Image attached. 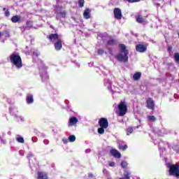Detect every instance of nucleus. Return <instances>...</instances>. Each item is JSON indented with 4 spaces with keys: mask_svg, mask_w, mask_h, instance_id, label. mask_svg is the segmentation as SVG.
Masks as SVG:
<instances>
[{
    "mask_svg": "<svg viewBox=\"0 0 179 179\" xmlns=\"http://www.w3.org/2000/svg\"><path fill=\"white\" fill-rule=\"evenodd\" d=\"M60 16L61 17H66V13L65 11H62L57 13V19H59L58 17Z\"/></svg>",
    "mask_w": 179,
    "mask_h": 179,
    "instance_id": "nucleus-20",
    "label": "nucleus"
},
{
    "mask_svg": "<svg viewBox=\"0 0 179 179\" xmlns=\"http://www.w3.org/2000/svg\"><path fill=\"white\" fill-rule=\"evenodd\" d=\"M0 37H1V32H0Z\"/></svg>",
    "mask_w": 179,
    "mask_h": 179,
    "instance_id": "nucleus-46",
    "label": "nucleus"
},
{
    "mask_svg": "<svg viewBox=\"0 0 179 179\" xmlns=\"http://www.w3.org/2000/svg\"><path fill=\"white\" fill-rule=\"evenodd\" d=\"M148 120H150V121H152V122H155L156 121V117L155 116H148Z\"/></svg>",
    "mask_w": 179,
    "mask_h": 179,
    "instance_id": "nucleus-30",
    "label": "nucleus"
},
{
    "mask_svg": "<svg viewBox=\"0 0 179 179\" xmlns=\"http://www.w3.org/2000/svg\"><path fill=\"white\" fill-rule=\"evenodd\" d=\"M173 50V48H169V50L171 51Z\"/></svg>",
    "mask_w": 179,
    "mask_h": 179,
    "instance_id": "nucleus-42",
    "label": "nucleus"
},
{
    "mask_svg": "<svg viewBox=\"0 0 179 179\" xmlns=\"http://www.w3.org/2000/svg\"><path fill=\"white\" fill-rule=\"evenodd\" d=\"M154 5H155L157 7L160 6V3H155Z\"/></svg>",
    "mask_w": 179,
    "mask_h": 179,
    "instance_id": "nucleus-38",
    "label": "nucleus"
},
{
    "mask_svg": "<svg viewBox=\"0 0 179 179\" xmlns=\"http://www.w3.org/2000/svg\"><path fill=\"white\" fill-rule=\"evenodd\" d=\"M114 43H115V41L114 40H110V41H108V44L109 45H113V44H114Z\"/></svg>",
    "mask_w": 179,
    "mask_h": 179,
    "instance_id": "nucleus-33",
    "label": "nucleus"
},
{
    "mask_svg": "<svg viewBox=\"0 0 179 179\" xmlns=\"http://www.w3.org/2000/svg\"><path fill=\"white\" fill-rule=\"evenodd\" d=\"M136 50L138 52H145L148 50V48L145 45L138 44L136 46Z\"/></svg>",
    "mask_w": 179,
    "mask_h": 179,
    "instance_id": "nucleus-10",
    "label": "nucleus"
},
{
    "mask_svg": "<svg viewBox=\"0 0 179 179\" xmlns=\"http://www.w3.org/2000/svg\"><path fill=\"white\" fill-rule=\"evenodd\" d=\"M119 149H120L121 150H127V149H128V145H122L120 144Z\"/></svg>",
    "mask_w": 179,
    "mask_h": 179,
    "instance_id": "nucleus-22",
    "label": "nucleus"
},
{
    "mask_svg": "<svg viewBox=\"0 0 179 179\" xmlns=\"http://www.w3.org/2000/svg\"><path fill=\"white\" fill-rule=\"evenodd\" d=\"M55 48L57 51H59V50L62 48V41H61V39H58V41H56V43H55Z\"/></svg>",
    "mask_w": 179,
    "mask_h": 179,
    "instance_id": "nucleus-11",
    "label": "nucleus"
},
{
    "mask_svg": "<svg viewBox=\"0 0 179 179\" xmlns=\"http://www.w3.org/2000/svg\"><path fill=\"white\" fill-rule=\"evenodd\" d=\"M69 122H70L69 127H72L73 125H76V124H78V119L75 117H73L70 118Z\"/></svg>",
    "mask_w": 179,
    "mask_h": 179,
    "instance_id": "nucleus-16",
    "label": "nucleus"
},
{
    "mask_svg": "<svg viewBox=\"0 0 179 179\" xmlns=\"http://www.w3.org/2000/svg\"><path fill=\"white\" fill-rule=\"evenodd\" d=\"M89 177H93V174L89 173Z\"/></svg>",
    "mask_w": 179,
    "mask_h": 179,
    "instance_id": "nucleus-40",
    "label": "nucleus"
},
{
    "mask_svg": "<svg viewBox=\"0 0 179 179\" xmlns=\"http://www.w3.org/2000/svg\"><path fill=\"white\" fill-rule=\"evenodd\" d=\"M98 54H99V55H101L104 54V50H103V49L98 50Z\"/></svg>",
    "mask_w": 179,
    "mask_h": 179,
    "instance_id": "nucleus-31",
    "label": "nucleus"
},
{
    "mask_svg": "<svg viewBox=\"0 0 179 179\" xmlns=\"http://www.w3.org/2000/svg\"><path fill=\"white\" fill-rule=\"evenodd\" d=\"M40 72H41V77L42 78V80H45V79H48V75H47V68L43 67V69H41V67L39 68Z\"/></svg>",
    "mask_w": 179,
    "mask_h": 179,
    "instance_id": "nucleus-7",
    "label": "nucleus"
},
{
    "mask_svg": "<svg viewBox=\"0 0 179 179\" xmlns=\"http://www.w3.org/2000/svg\"><path fill=\"white\" fill-rule=\"evenodd\" d=\"M121 166L123 169H126L127 166H128V164L127 163V162L123 161L121 163Z\"/></svg>",
    "mask_w": 179,
    "mask_h": 179,
    "instance_id": "nucleus-28",
    "label": "nucleus"
},
{
    "mask_svg": "<svg viewBox=\"0 0 179 179\" xmlns=\"http://www.w3.org/2000/svg\"><path fill=\"white\" fill-rule=\"evenodd\" d=\"M127 2H129L131 3H134V2H141V0H127Z\"/></svg>",
    "mask_w": 179,
    "mask_h": 179,
    "instance_id": "nucleus-32",
    "label": "nucleus"
},
{
    "mask_svg": "<svg viewBox=\"0 0 179 179\" xmlns=\"http://www.w3.org/2000/svg\"><path fill=\"white\" fill-rule=\"evenodd\" d=\"M78 5H79L80 8H83V6L85 5V0H79Z\"/></svg>",
    "mask_w": 179,
    "mask_h": 179,
    "instance_id": "nucleus-26",
    "label": "nucleus"
},
{
    "mask_svg": "<svg viewBox=\"0 0 179 179\" xmlns=\"http://www.w3.org/2000/svg\"><path fill=\"white\" fill-rule=\"evenodd\" d=\"M147 107L150 110H155V101L152 98H148L147 100Z\"/></svg>",
    "mask_w": 179,
    "mask_h": 179,
    "instance_id": "nucleus-9",
    "label": "nucleus"
},
{
    "mask_svg": "<svg viewBox=\"0 0 179 179\" xmlns=\"http://www.w3.org/2000/svg\"><path fill=\"white\" fill-rule=\"evenodd\" d=\"M103 174H107V173H108V171L106 169H103Z\"/></svg>",
    "mask_w": 179,
    "mask_h": 179,
    "instance_id": "nucleus-37",
    "label": "nucleus"
},
{
    "mask_svg": "<svg viewBox=\"0 0 179 179\" xmlns=\"http://www.w3.org/2000/svg\"><path fill=\"white\" fill-rule=\"evenodd\" d=\"M30 156H32V155H31V154H30V155H29V157H30Z\"/></svg>",
    "mask_w": 179,
    "mask_h": 179,
    "instance_id": "nucleus-45",
    "label": "nucleus"
},
{
    "mask_svg": "<svg viewBox=\"0 0 179 179\" xmlns=\"http://www.w3.org/2000/svg\"><path fill=\"white\" fill-rule=\"evenodd\" d=\"M141 76L142 73L141 72H137L133 76V79L134 80H139Z\"/></svg>",
    "mask_w": 179,
    "mask_h": 179,
    "instance_id": "nucleus-18",
    "label": "nucleus"
},
{
    "mask_svg": "<svg viewBox=\"0 0 179 179\" xmlns=\"http://www.w3.org/2000/svg\"><path fill=\"white\" fill-rule=\"evenodd\" d=\"M124 176L125 178L129 179V174L128 173V172H124Z\"/></svg>",
    "mask_w": 179,
    "mask_h": 179,
    "instance_id": "nucleus-34",
    "label": "nucleus"
},
{
    "mask_svg": "<svg viewBox=\"0 0 179 179\" xmlns=\"http://www.w3.org/2000/svg\"><path fill=\"white\" fill-rule=\"evenodd\" d=\"M119 47L120 48V53L122 54H129L128 50H127V46L124 44H120Z\"/></svg>",
    "mask_w": 179,
    "mask_h": 179,
    "instance_id": "nucleus-12",
    "label": "nucleus"
},
{
    "mask_svg": "<svg viewBox=\"0 0 179 179\" xmlns=\"http://www.w3.org/2000/svg\"><path fill=\"white\" fill-rule=\"evenodd\" d=\"M116 59H117V61H120V62H127L128 54L124 53L123 55L122 53H120L116 55Z\"/></svg>",
    "mask_w": 179,
    "mask_h": 179,
    "instance_id": "nucleus-4",
    "label": "nucleus"
},
{
    "mask_svg": "<svg viewBox=\"0 0 179 179\" xmlns=\"http://www.w3.org/2000/svg\"><path fill=\"white\" fill-rule=\"evenodd\" d=\"M63 142L64 143H66V140H63Z\"/></svg>",
    "mask_w": 179,
    "mask_h": 179,
    "instance_id": "nucleus-41",
    "label": "nucleus"
},
{
    "mask_svg": "<svg viewBox=\"0 0 179 179\" xmlns=\"http://www.w3.org/2000/svg\"><path fill=\"white\" fill-rule=\"evenodd\" d=\"M174 58L175 61L177 62V64H179V53L176 52L174 54Z\"/></svg>",
    "mask_w": 179,
    "mask_h": 179,
    "instance_id": "nucleus-23",
    "label": "nucleus"
},
{
    "mask_svg": "<svg viewBox=\"0 0 179 179\" xmlns=\"http://www.w3.org/2000/svg\"><path fill=\"white\" fill-rule=\"evenodd\" d=\"M168 169H169V176H175V177H179V166L178 164H166Z\"/></svg>",
    "mask_w": 179,
    "mask_h": 179,
    "instance_id": "nucleus-3",
    "label": "nucleus"
},
{
    "mask_svg": "<svg viewBox=\"0 0 179 179\" xmlns=\"http://www.w3.org/2000/svg\"><path fill=\"white\" fill-rule=\"evenodd\" d=\"M109 166H110V167H114V166H115V163H114V162H110V163H109Z\"/></svg>",
    "mask_w": 179,
    "mask_h": 179,
    "instance_id": "nucleus-36",
    "label": "nucleus"
},
{
    "mask_svg": "<svg viewBox=\"0 0 179 179\" xmlns=\"http://www.w3.org/2000/svg\"><path fill=\"white\" fill-rule=\"evenodd\" d=\"M99 127L107 129L108 128V120L104 117H101L99 121Z\"/></svg>",
    "mask_w": 179,
    "mask_h": 179,
    "instance_id": "nucleus-6",
    "label": "nucleus"
},
{
    "mask_svg": "<svg viewBox=\"0 0 179 179\" xmlns=\"http://www.w3.org/2000/svg\"><path fill=\"white\" fill-rule=\"evenodd\" d=\"M85 19H90V9L87 8L83 13Z\"/></svg>",
    "mask_w": 179,
    "mask_h": 179,
    "instance_id": "nucleus-15",
    "label": "nucleus"
},
{
    "mask_svg": "<svg viewBox=\"0 0 179 179\" xmlns=\"http://www.w3.org/2000/svg\"><path fill=\"white\" fill-rule=\"evenodd\" d=\"M69 140L70 142H75L76 137L74 135H71L69 137Z\"/></svg>",
    "mask_w": 179,
    "mask_h": 179,
    "instance_id": "nucleus-25",
    "label": "nucleus"
},
{
    "mask_svg": "<svg viewBox=\"0 0 179 179\" xmlns=\"http://www.w3.org/2000/svg\"><path fill=\"white\" fill-rule=\"evenodd\" d=\"M117 108L119 110V117H124L128 111V105H127V102H125V101H121L118 104Z\"/></svg>",
    "mask_w": 179,
    "mask_h": 179,
    "instance_id": "nucleus-2",
    "label": "nucleus"
},
{
    "mask_svg": "<svg viewBox=\"0 0 179 179\" xmlns=\"http://www.w3.org/2000/svg\"><path fill=\"white\" fill-rule=\"evenodd\" d=\"M33 55H35L36 57H38V54L37 52H34Z\"/></svg>",
    "mask_w": 179,
    "mask_h": 179,
    "instance_id": "nucleus-39",
    "label": "nucleus"
},
{
    "mask_svg": "<svg viewBox=\"0 0 179 179\" xmlns=\"http://www.w3.org/2000/svg\"><path fill=\"white\" fill-rule=\"evenodd\" d=\"M110 153L112 156H114V157H117V159L121 157V153H120V152H118L117 150H111Z\"/></svg>",
    "mask_w": 179,
    "mask_h": 179,
    "instance_id": "nucleus-13",
    "label": "nucleus"
},
{
    "mask_svg": "<svg viewBox=\"0 0 179 179\" xmlns=\"http://www.w3.org/2000/svg\"><path fill=\"white\" fill-rule=\"evenodd\" d=\"M136 20L138 23H143V22H145V20L141 17V15L136 17Z\"/></svg>",
    "mask_w": 179,
    "mask_h": 179,
    "instance_id": "nucleus-21",
    "label": "nucleus"
},
{
    "mask_svg": "<svg viewBox=\"0 0 179 179\" xmlns=\"http://www.w3.org/2000/svg\"><path fill=\"white\" fill-rule=\"evenodd\" d=\"M49 40L52 43L58 41V40H61V38L57 34H52L48 36Z\"/></svg>",
    "mask_w": 179,
    "mask_h": 179,
    "instance_id": "nucleus-8",
    "label": "nucleus"
},
{
    "mask_svg": "<svg viewBox=\"0 0 179 179\" xmlns=\"http://www.w3.org/2000/svg\"><path fill=\"white\" fill-rule=\"evenodd\" d=\"M104 129H106V128L104 127H100L98 129V133L101 134V135H103V134H104Z\"/></svg>",
    "mask_w": 179,
    "mask_h": 179,
    "instance_id": "nucleus-27",
    "label": "nucleus"
},
{
    "mask_svg": "<svg viewBox=\"0 0 179 179\" xmlns=\"http://www.w3.org/2000/svg\"><path fill=\"white\" fill-rule=\"evenodd\" d=\"M86 152H89V150H87Z\"/></svg>",
    "mask_w": 179,
    "mask_h": 179,
    "instance_id": "nucleus-44",
    "label": "nucleus"
},
{
    "mask_svg": "<svg viewBox=\"0 0 179 179\" xmlns=\"http://www.w3.org/2000/svg\"><path fill=\"white\" fill-rule=\"evenodd\" d=\"M113 13L115 19H117V20H121L122 18V12L121 11V9L118 8H114Z\"/></svg>",
    "mask_w": 179,
    "mask_h": 179,
    "instance_id": "nucleus-5",
    "label": "nucleus"
},
{
    "mask_svg": "<svg viewBox=\"0 0 179 179\" xmlns=\"http://www.w3.org/2000/svg\"><path fill=\"white\" fill-rule=\"evenodd\" d=\"M10 61L17 69H20L23 66L22 58L17 53H13L10 55Z\"/></svg>",
    "mask_w": 179,
    "mask_h": 179,
    "instance_id": "nucleus-1",
    "label": "nucleus"
},
{
    "mask_svg": "<svg viewBox=\"0 0 179 179\" xmlns=\"http://www.w3.org/2000/svg\"><path fill=\"white\" fill-rule=\"evenodd\" d=\"M17 141L20 143H24V139H23V137H22V136L17 137Z\"/></svg>",
    "mask_w": 179,
    "mask_h": 179,
    "instance_id": "nucleus-24",
    "label": "nucleus"
},
{
    "mask_svg": "<svg viewBox=\"0 0 179 179\" xmlns=\"http://www.w3.org/2000/svg\"><path fill=\"white\" fill-rule=\"evenodd\" d=\"M134 132V129L132 127H129L127 129V135H129V134H132Z\"/></svg>",
    "mask_w": 179,
    "mask_h": 179,
    "instance_id": "nucleus-29",
    "label": "nucleus"
},
{
    "mask_svg": "<svg viewBox=\"0 0 179 179\" xmlns=\"http://www.w3.org/2000/svg\"><path fill=\"white\" fill-rule=\"evenodd\" d=\"M3 10H6V8H4L3 9Z\"/></svg>",
    "mask_w": 179,
    "mask_h": 179,
    "instance_id": "nucleus-43",
    "label": "nucleus"
},
{
    "mask_svg": "<svg viewBox=\"0 0 179 179\" xmlns=\"http://www.w3.org/2000/svg\"><path fill=\"white\" fill-rule=\"evenodd\" d=\"M38 179H48V176L45 172H38Z\"/></svg>",
    "mask_w": 179,
    "mask_h": 179,
    "instance_id": "nucleus-14",
    "label": "nucleus"
},
{
    "mask_svg": "<svg viewBox=\"0 0 179 179\" xmlns=\"http://www.w3.org/2000/svg\"><path fill=\"white\" fill-rule=\"evenodd\" d=\"M10 15V13L9 12L8 10H6L5 12V16L9 17Z\"/></svg>",
    "mask_w": 179,
    "mask_h": 179,
    "instance_id": "nucleus-35",
    "label": "nucleus"
},
{
    "mask_svg": "<svg viewBox=\"0 0 179 179\" xmlns=\"http://www.w3.org/2000/svg\"><path fill=\"white\" fill-rule=\"evenodd\" d=\"M34 100L33 99V95L31 94H28L27 96V103L28 104H31Z\"/></svg>",
    "mask_w": 179,
    "mask_h": 179,
    "instance_id": "nucleus-19",
    "label": "nucleus"
},
{
    "mask_svg": "<svg viewBox=\"0 0 179 179\" xmlns=\"http://www.w3.org/2000/svg\"><path fill=\"white\" fill-rule=\"evenodd\" d=\"M20 16L19 15H14L11 17V22L13 23H17V22H20Z\"/></svg>",
    "mask_w": 179,
    "mask_h": 179,
    "instance_id": "nucleus-17",
    "label": "nucleus"
}]
</instances>
